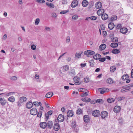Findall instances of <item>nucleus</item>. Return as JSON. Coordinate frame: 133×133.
<instances>
[{"instance_id": "2f4dec72", "label": "nucleus", "mask_w": 133, "mask_h": 133, "mask_svg": "<svg viewBox=\"0 0 133 133\" xmlns=\"http://www.w3.org/2000/svg\"><path fill=\"white\" fill-rule=\"evenodd\" d=\"M15 93L14 92H10L8 93H2L0 94V96L2 94H5V95L6 96H9L11 95H13Z\"/></svg>"}, {"instance_id": "58836bf2", "label": "nucleus", "mask_w": 133, "mask_h": 133, "mask_svg": "<svg viewBox=\"0 0 133 133\" xmlns=\"http://www.w3.org/2000/svg\"><path fill=\"white\" fill-rule=\"evenodd\" d=\"M63 68L64 70V71H63V72H64V71L68 70L69 69L68 66L67 65L64 66L63 67Z\"/></svg>"}, {"instance_id": "f3484780", "label": "nucleus", "mask_w": 133, "mask_h": 133, "mask_svg": "<svg viewBox=\"0 0 133 133\" xmlns=\"http://www.w3.org/2000/svg\"><path fill=\"white\" fill-rule=\"evenodd\" d=\"M120 32L123 34L126 33L128 29L126 28H123L120 29Z\"/></svg>"}, {"instance_id": "b1692460", "label": "nucleus", "mask_w": 133, "mask_h": 133, "mask_svg": "<svg viewBox=\"0 0 133 133\" xmlns=\"http://www.w3.org/2000/svg\"><path fill=\"white\" fill-rule=\"evenodd\" d=\"M88 2L86 0H84L82 1V4L83 7H86L88 4Z\"/></svg>"}, {"instance_id": "9b49d317", "label": "nucleus", "mask_w": 133, "mask_h": 133, "mask_svg": "<svg viewBox=\"0 0 133 133\" xmlns=\"http://www.w3.org/2000/svg\"><path fill=\"white\" fill-rule=\"evenodd\" d=\"M75 84H79L80 83H79V78L78 77H75L73 78Z\"/></svg>"}, {"instance_id": "9d476101", "label": "nucleus", "mask_w": 133, "mask_h": 133, "mask_svg": "<svg viewBox=\"0 0 133 133\" xmlns=\"http://www.w3.org/2000/svg\"><path fill=\"white\" fill-rule=\"evenodd\" d=\"M0 102L1 105L3 106L5 105L7 102V101L4 98H0Z\"/></svg>"}, {"instance_id": "4c0bfd02", "label": "nucleus", "mask_w": 133, "mask_h": 133, "mask_svg": "<svg viewBox=\"0 0 133 133\" xmlns=\"http://www.w3.org/2000/svg\"><path fill=\"white\" fill-rule=\"evenodd\" d=\"M82 53V52L81 53L79 52L78 53H76L75 56L76 57L79 58L81 57V54Z\"/></svg>"}, {"instance_id": "a19ab883", "label": "nucleus", "mask_w": 133, "mask_h": 133, "mask_svg": "<svg viewBox=\"0 0 133 133\" xmlns=\"http://www.w3.org/2000/svg\"><path fill=\"white\" fill-rule=\"evenodd\" d=\"M82 111L81 109H78L77 110L76 113L78 114H81L82 113Z\"/></svg>"}, {"instance_id": "a878e982", "label": "nucleus", "mask_w": 133, "mask_h": 133, "mask_svg": "<svg viewBox=\"0 0 133 133\" xmlns=\"http://www.w3.org/2000/svg\"><path fill=\"white\" fill-rule=\"evenodd\" d=\"M53 95V92H50L47 93L45 95V97L49 98L51 97Z\"/></svg>"}, {"instance_id": "f8f14e48", "label": "nucleus", "mask_w": 133, "mask_h": 133, "mask_svg": "<svg viewBox=\"0 0 133 133\" xmlns=\"http://www.w3.org/2000/svg\"><path fill=\"white\" fill-rule=\"evenodd\" d=\"M53 128L54 129L55 131H57L60 128V127L59 124L58 123L54 124Z\"/></svg>"}, {"instance_id": "052dcab7", "label": "nucleus", "mask_w": 133, "mask_h": 133, "mask_svg": "<svg viewBox=\"0 0 133 133\" xmlns=\"http://www.w3.org/2000/svg\"><path fill=\"white\" fill-rule=\"evenodd\" d=\"M37 2L39 3H44L45 2V1L44 0H37Z\"/></svg>"}, {"instance_id": "423d86ee", "label": "nucleus", "mask_w": 133, "mask_h": 133, "mask_svg": "<svg viewBox=\"0 0 133 133\" xmlns=\"http://www.w3.org/2000/svg\"><path fill=\"white\" fill-rule=\"evenodd\" d=\"M120 107L118 105H116L115 107L114 108V111L116 113H117L120 111Z\"/></svg>"}, {"instance_id": "680f3d73", "label": "nucleus", "mask_w": 133, "mask_h": 133, "mask_svg": "<svg viewBox=\"0 0 133 133\" xmlns=\"http://www.w3.org/2000/svg\"><path fill=\"white\" fill-rule=\"evenodd\" d=\"M34 105L38 107L39 106L38 102H35L33 103Z\"/></svg>"}, {"instance_id": "39448f33", "label": "nucleus", "mask_w": 133, "mask_h": 133, "mask_svg": "<svg viewBox=\"0 0 133 133\" xmlns=\"http://www.w3.org/2000/svg\"><path fill=\"white\" fill-rule=\"evenodd\" d=\"M30 114L32 115H36L37 113V110L35 108H33L30 110Z\"/></svg>"}, {"instance_id": "4be33fe9", "label": "nucleus", "mask_w": 133, "mask_h": 133, "mask_svg": "<svg viewBox=\"0 0 133 133\" xmlns=\"http://www.w3.org/2000/svg\"><path fill=\"white\" fill-rule=\"evenodd\" d=\"M100 93L101 94H103L104 92L107 91L109 89L106 88H101Z\"/></svg>"}, {"instance_id": "0e129e2a", "label": "nucleus", "mask_w": 133, "mask_h": 133, "mask_svg": "<svg viewBox=\"0 0 133 133\" xmlns=\"http://www.w3.org/2000/svg\"><path fill=\"white\" fill-rule=\"evenodd\" d=\"M94 2L92 1H91L89 3V5L90 6V7H91L94 6Z\"/></svg>"}, {"instance_id": "c756f323", "label": "nucleus", "mask_w": 133, "mask_h": 133, "mask_svg": "<svg viewBox=\"0 0 133 133\" xmlns=\"http://www.w3.org/2000/svg\"><path fill=\"white\" fill-rule=\"evenodd\" d=\"M26 98L25 97H22L19 98V101L21 103H23L26 101Z\"/></svg>"}, {"instance_id": "6e6552de", "label": "nucleus", "mask_w": 133, "mask_h": 133, "mask_svg": "<svg viewBox=\"0 0 133 133\" xmlns=\"http://www.w3.org/2000/svg\"><path fill=\"white\" fill-rule=\"evenodd\" d=\"M64 119V116L62 114H60L57 117V120L58 122H63Z\"/></svg>"}, {"instance_id": "f257e3e1", "label": "nucleus", "mask_w": 133, "mask_h": 133, "mask_svg": "<svg viewBox=\"0 0 133 133\" xmlns=\"http://www.w3.org/2000/svg\"><path fill=\"white\" fill-rule=\"evenodd\" d=\"M108 114L107 111H103L101 114V116L102 119L105 118L107 117Z\"/></svg>"}, {"instance_id": "dca6fc26", "label": "nucleus", "mask_w": 133, "mask_h": 133, "mask_svg": "<svg viewBox=\"0 0 133 133\" xmlns=\"http://www.w3.org/2000/svg\"><path fill=\"white\" fill-rule=\"evenodd\" d=\"M102 3L99 2H97L95 4V6L96 8L99 9L101 7Z\"/></svg>"}, {"instance_id": "412c9836", "label": "nucleus", "mask_w": 133, "mask_h": 133, "mask_svg": "<svg viewBox=\"0 0 133 133\" xmlns=\"http://www.w3.org/2000/svg\"><path fill=\"white\" fill-rule=\"evenodd\" d=\"M45 4L48 6L49 7L51 8H54V5L52 3L46 2Z\"/></svg>"}, {"instance_id": "e433bc0d", "label": "nucleus", "mask_w": 133, "mask_h": 133, "mask_svg": "<svg viewBox=\"0 0 133 133\" xmlns=\"http://www.w3.org/2000/svg\"><path fill=\"white\" fill-rule=\"evenodd\" d=\"M117 16L115 15H112L111 18V21H114L117 19Z\"/></svg>"}, {"instance_id": "473e14b6", "label": "nucleus", "mask_w": 133, "mask_h": 133, "mask_svg": "<svg viewBox=\"0 0 133 133\" xmlns=\"http://www.w3.org/2000/svg\"><path fill=\"white\" fill-rule=\"evenodd\" d=\"M8 101L11 102H14L15 101V99L14 97L12 96L10 97L8 99Z\"/></svg>"}, {"instance_id": "09e8293b", "label": "nucleus", "mask_w": 133, "mask_h": 133, "mask_svg": "<svg viewBox=\"0 0 133 133\" xmlns=\"http://www.w3.org/2000/svg\"><path fill=\"white\" fill-rule=\"evenodd\" d=\"M125 97L123 96L119 97L118 98V101H121L124 99Z\"/></svg>"}, {"instance_id": "79ce46f5", "label": "nucleus", "mask_w": 133, "mask_h": 133, "mask_svg": "<svg viewBox=\"0 0 133 133\" xmlns=\"http://www.w3.org/2000/svg\"><path fill=\"white\" fill-rule=\"evenodd\" d=\"M89 63L90 64V66L91 67H93L94 65V60L91 59L89 61Z\"/></svg>"}, {"instance_id": "5fc2aeb1", "label": "nucleus", "mask_w": 133, "mask_h": 133, "mask_svg": "<svg viewBox=\"0 0 133 133\" xmlns=\"http://www.w3.org/2000/svg\"><path fill=\"white\" fill-rule=\"evenodd\" d=\"M122 89L121 90V91L122 92H124L127 91V90H126L125 89L124 87H123V86L122 87Z\"/></svg>"}, {"instance_id": "0eeeda50", "label": "nucleus", "mask_w": 133, "mask_h": 133, "mask_svg": "<svg viewBox=\"0 0 133 133\" xmlns=\"http://www.w3.org/2000/svg\"><path fill=\"white\" fill-rule=\"evenodd\" d=\"M52 113V111L51 110H50L48 111V114L45 113V119L46 121H47V120L49 119V115H51Z\"/></svg>"}, {"instance_id": "8fccbe9b", "label": "nucleus", "mask_w": 133, "mask_h": 133, "mask_svg": "<svg viewBox=\"0 0 133 133\" xmlns=\"http://www.w3.org/2000/svg\"><path fill=\"white\" fill-rule=\"evenodd\" d=\"M89 18L93 20H95L97 19V17L95 16H92L89 17Z\"/></svg>"}, {"instance_id": "ddd939ff", "label": "nucleus", "mask_w": 133, "mask_h": 133, "mask_svg": "<svg viewBox=\"0 0 133 133\" xmlns=\"http://www.w3.org/2000/svg\"><path fill=\"white\" fill-rule=\"evenodd\" d=\"M39 125L40 127L43 129H45L47 127V123L45 122H41Z\"/></svg>"}, {"instance_id": "393cba45", "label": "nucleus", "mask_w": 133, "mask_h": 133, "mask_svg": "<svg viewBox=\"0 0 133 133\" xmlns=\"http://www.w3.org/2000/svg\"><path fill=\"white\" fill-rule=\"evenodd\" d=\"M108 17V15L106 14H103L101 16V18L103 20L107 19Z\"/></svg>"}, {"instance_id": "13d9d810", "label": "nucleus", "mask_w": 133, "mask_h": 133, "mask_svg": "<svg viewBox=\"0 0 133 133\" xmlns=\"http://www.w3.org/2000/svg\"><path fill=\"white\" fill-rule=\"evenodd\" d=\"M78 15H74L73 16H72V18L73 19H76L78 18Z\"/></svg>"}, {"instance_id": "1a4fd4ad", "label": "nucleus", "mask_w": 133, "mask_h": 133, "mask_svg": "<svg viewBox=\"0 0 133 133\" xmlns=\"http://www.w3.org/2000/svg\"><path fill=\"white\" fill-rule=\"evenodd\" d=\"M83 120L84 122L88 123L90 121L89 116L88 115H85L83 116Z\"/></svg>"}, {"instance_id": "a211bd4d", "label": "nucleus", "mask_w": 133, "mask_h": 133, "mask_svg": "<svg viewBox=\"0 0 133 133\" xmlns=\"http://www.w3.org/2000/svg\"><path fill=\"white\" fill-rule=\"evenodd\" d=\"M101 57V56L99 54H96L93 56L94 58L96 60L99 59Z\"/></svg>"}, {"instance_id": "338daca9", "label": "nucleus", "mask_w": 133, "mask_h": 133, "mask_svg": "<svg viewBox=\"0 0 133 133\" xmlns=\"http://www.w3.org/2000/svg\"><path fill=\"white\" fill-rule=\"evenodd\" d=\"M101 28L102 30H104L105 29V26L103 24L101 25Z\"/></svg>"}, {"instance_id": "aec40b11", "label": "nucleus", "mask_w": 133, "mask_h": 133, "mask_svg": "<svg viewBox=\"0 0 133 133\" xmlns=\"http://www.w3.org/2000/svg\"><path fill=\"white\" fill-rule=\"evenodd\" d=\"M53 123L51 121H49L47 123V127L49 129H51L53 125Z\"/></svg>"}, {"instance_id": "2eb2a0df", "label": "nucleus", "mask_w": 133, "mask_h": 133, "mask_svg": "<svg viewBox=\"0 0 133 133\" xmlns=\"http://www.w3.org/2000/svg\"><path fill=\"white\" fill-rule=\"evenodd\" d=\"M74 115V112L72 110H69L67 113V116L69 117H72Z\"/></svg>"}, {"instance_id": "f03ea898", "label": "nucleus", "mask_w": 133, "mask_h": 133, "mask_svg": "<svg viewBox=\"0 0 133 133\" xmlns=\"http://www.w3.org/2000/svg\"><path fill=\"white\" fill-rule=\"evenodd\" d=\"M95 53V52L94 51L89 50L86 51L84 52V55H87L88 57L89 56V55H93Z\"/></svg>"}, {"instance_id": "a18cd8bd", "label": "nucleus", "mask_w": 133, "mask_h": 133, "mask_svg": "<svg viewBox=\"0 0 133 133\" xmlns=\"http://www.w3.org/2000/svg\"><path fill=\"white\" fill-rule=\"evenodd\" d=\"M37 117L40 118L42 116V112L41 111H39L38 112H37Z\"/></svg>"}, {"instance_id": "3c124183", "label": "nucleus", "mask_w": 133, "mask_h": 133, "mask_svg": "<svg viewBox=\"0 0 133 133\" xmlns=\"http://www.w3.org/2000/svg\"><path fill=\"white\" fill-rule=\"evenodd\" d=\"M71 126L72 128H74L76 127V123L75 122H72Z\"/></svg>"}, {"instance_id": "4468645a", "label": "nucleus", "mask_w": 133, "mask_h": 133, "mask_svg": "<svg viewBox=\"0 0 133 133\" xmlns=\"http://www.w3.org/2000/svg\"><path fill=\"white\" fill-rule=\"evenodd\" d=\"M33 104L32 102H28L26 103V107L28 109H30L33 106Z\"/></svg>"}, {"instance_id": "c85d7f7f", "label": "nucleus", "mask_w": 133, "mask_h": 133, "mask_svg": "<svg viewBox=\"0 0 133 133\" xmlns=\"http://www.w3.org/2000/svg\"><path fill=\"white\" fill-rule=\"evenodd\" d=\"M107 82L109 84H111L114 83V81L111 78H109L107 80Z\"/></svg>"}, {"instance_id": "37998d69", "label": "nucleus", "mask_w": 133, "mask_h": 133, "mask_svg": "<svg viewBox=\"0 0 133 133\" xmlns=\"http://www.w3.org/2000/svg\"><path fill=\"white\" fill-rule=\"evenodd\" d=\"M103 100L101 99H97L96 101V102L97 103H103Z\"/></svg>"}, {"instance_id": "cd10ccee", "label": "nucleus", "mask_w": 133, "mask_h": 133, "mask_svg": "<svg viewBox=\"0 0 133 133\" xmlns=\"http://www.w3.org/2000/svg\"><path fill=\"white\" fill-rule=\"evenodd\" d=\"M75 70L74 69L71 70L69 72V75L72 77L74 76L75 75Z\"/></svg>"}, {"instance_id": "603ef678", "label": "nucleus", "mask_w": 133, "mask_h": 133, "mask_svg": "<svg viewBox=\"0 0 133 133\" xmlns=\"http://www.w3.org/2000/svg\"><path fill=\"white\" fill-rule=\"evenodd\" d=\"M123 87L125 88L126 90H127V91L131 89V87H130L129 85H128V86L127 85L124 86H123Z\"/></svg>"}, {"instance_id": "774afa93", "label": "nucleus", "mask_w": 133, "mask_h": 133, "mask_svg": "<svg viewBox=\"0 0 133 133\" xmlns=\"http://www.w3.org/2000/svg\"><path fill=\"white\" fill-rule=\"evenodd\" d=\"M7 37V35L6 34H4L2 38V39L4 40L6 39Z\"/></svg>"}, {"instance_id": "6e6d98bb", "label": "nucleus", "mask_w": 133, "mask_h": 133, "mask_svg": "<svg viewBox=\"0 0 133 133\" xmlns=\"http://www.w3.org/2000/svg\"><path fill=\"white\" fill-rule=\"evenodd\" d=\"M128 75L126 74V75H123L122 77V80H125L126 79L127 76Z\"/></svg>"}, {"instance_id": "f704fd0d", "label": "nucleus", "mask_w": 133, "mask_h": 133, "mask_svg": "<svg viewBox=\"0 0 133 133\" xmlns=\"http://www.w3.org/2000/svg\"><path fill=\"white\" fill-rule=\"evenodd\" d=\"M120 51L119 50L114 49L112 50L111 52L114 54H118L119 53Z\"/></svg>"}, {"instance_id": "7ed1b4c3", "label": "nucleus", "mask_w": 133, "mask_h": 133, "mask_svg": "<svg viewBox=\"0 0 133 133\" xmlns=\"http://www.w3.org/2000/svg\"><path fill=\"white\" fill-rule=\"evenodd\" d=\"M92 115L95 117H98L100 115V112L98 110H95L93 111Z\"/></svg>"}, {"instance_id": "20e7f679", "label": "nucleus", "mask_w": 133, "mask_h": 133, "mask_svg": "<svg viewBox=\"0 0 133 133\" xmlns=\"http://www.w3.org/2000/svg\"><path fill=\"white\" fill-rule=\"evenodd\" d=\"M78 1L77 0H73L71 3V6L72 8H75L78 5Z\"/></svg>"}, {"instance_id": "864d4df0", "label": "nucleus", "mask_w": 133, "mask_h": 133, "mask_svg": "<svg viewBox=\"0 0 133 133\" xmlns=\"http://www.w3.org/2000/svg\"><path fill=\"white\" fill-rule=\"evenodd\" d=\"M105 59L106 58H105L103 57L102 58H100V59H99L100 62H103L105 61Z\"/></svg>"}, {"instance_id": "6ab92c4d", "label": "nucleus", "mask_w": 133, "mask_h": 133, "mask_svg": "<svg viewBox=\"0 0 133 133\" xmlns=\"http://www.w3.org/2000/svg\"><path fill=\"white\" fill-rule=\"evenodd\" d=\"M115 26V25L113 23H110L108 25V28L110 30H112Z\"/></svg>"}, {"instance_id": "7c9ffc66", "label": "nucleus", "mask_w": 133, "mask_h": 133, "mask_svg": "<svg viewBox=\"0 0 133 133\" xmlns=\"http://www.w3.org/2000/svg\"><path fill=\"white\" fill-rule=\"evenodd\" d=\"M82 100L85 102H89L91 101V99L88 97H86L85 98H82Z\"/></svg>"}, {"instance_id": "bf43d9fd", "label": "nucleus", "mask_w": 133, "mask_h": 133, "mask_svg": "<svg viewBox=\"0 0 133 133\" xmlns=\"http://www.w3.org/2000/svg\"><path fill=\"white\" fill-rule=\"evenodd\" d=\"M36 48V46L35 45L33 44L31 46V49L33 50H35Z\"/></svg>"}, {"instance_id": "c9c22d12", "label": "nucleus", "mask_w": 133, "mask_h": 133, "mask_svg": "<svg viewBox=\"0 0 133 133\" xmlns=\"http://www.w3.org/2000/svg\"><path fill=\"white\" fill-rule=\"evenodd\" d=\"M116 70V68L114 66H112L110 67V71L111 72H114Z\"/></svg>"}, {"instance_id": "4d7b16f0", "label": "nucleus", "mask_w": 133, "mask_h": 133, "mask_svg": "<svg viewBox=\"0 0 133 133\" xmlns=\"http://www.w3.org/2000/svg\"><path fill=\"white\" fill-rule=\"evenodd\" d=\"M40 20L39 18H37L35 22V24L36 25H38L39 22Z\"/></svg>"}, {"instance_id": "e2e57ef3", "label": "nucleus", "mask_w": 133, "mask_h": 133, "mask_svg": "<svg viewBox=\"0 0 133 133\" xmlns=\"http://www.w3.org/2000/svg\"><path fill=\"white\" fill-rule=\"evenodd\" d=\"M84 80L85 82L87 83L89 81V78H85L84 79Z\"/></svg>"}, {"instance_id": "49530a36", "label": "nucleus", "mask_w": 133, "mask_h": 133, "mask_svg": "<svg viewBox=\"0 0 133 133\" xmlns=\"http://www.w3.org/2000/svg\"><path fill=\"white\" fill-rule=\"evenodd\" d=\"M88 95V93L87 92H82L81 94V96L83 97L85 96H87Z\"/></svg>"}, {"instance_id": "5701e85b", "label": "nucleus", "mask_w": 133, "mask_h": 133, "mask_svg": "<svg viewBox=\"0 0 133 133\" xmlns=\"http://www.w3.org/2000/svg\"><path fill=\"white\" fill-rule=\"evenodd\" d=\"M104 12V11L103 9H99L97 11V14L99 16L101 15H102V13Z\"/></svg>"}, {"instance_id": "de8ad7c7", "label": "nucleus", "mask_w": 133, "mask_h": 133, "mask_svg": "<svg viewBox=\"0 0 133 133\" xmlns=\"http://www.w3.org/2000/svg\"><path fill=\"white\" fill-rule=\"evenodd\" d=\"M69 11L68 10H63L61 11L60 12V14H64L68 12Z\"/></svg>"}, {"instance_id": "ea45409f", "label": "nucleus", "mask_w": 133, "mask_h": 133, "mask_svg": "<svg viewBox=\"0 0 133 133\" xmlns=\"http://www.w3.org/2000/svg\"><path fill=\"white\" fill-rule=\"evenodd\" d=\"M115 101V99L112 98H109L107 99V102L110 103L114 102Z\"/></svg>"}, {"instance_id": "69168bd1", "label": "nucleus", "mask_w": 133, "mask_h": 133, "mask_svg": "<svg viewBox=\"0 0 133 133\" xmlns=\"http://www.w3.org/2000/svg\"><path fill=\"white\" fill-rule=\"evenodd\" d=\"M17 79V77L15 76H12L11 78V79L12 80H16Z\"/></svg>"}, {"instance_id": "bb28decb", "label": "nucleus", "mask_w": 133, "mask_h": 133, "mask_svg": "<svg viewBox=\"0 0 133 133\" xmlns=\"http://www.w3.org/2000/svg\"><path fill=\"white\" fill-rule=\"evenodd\" d=\"M106 47V45L104 44H103L99 46V49L100 50H104Z\"/></svg>"}, {"instance_id": "c03bdc74", "label": "nucleus", "mask_w": 133, "mask_h": 133, "mask_svg": "<svg viewBox=\"0 0 133 133\" xmlns=\"http://www.w3.org/2000/svg\"><path fill=\"white\" fill-rule=\"evenodd\" d=\"M111 39H112V41L114 43H117L118 42V38L117 37H114L113 39L112 38Z\"/></svg>"}, {"instance_id": "72a5a7b5", "label": "nucleus", "mask_w": 133, "mask_h": 133, "mask_svg": "<svg viewBox=\"0 0 133 133\" xmlns=\"http://www.w3.org/2000/svg\"><path fill=\"white\" fill-rule=\"evenodd\" d=\"M118 46V44L117 43H112L110 45V46L112 48H116Z\"/></svg>"}]
</instances>
